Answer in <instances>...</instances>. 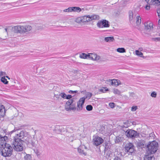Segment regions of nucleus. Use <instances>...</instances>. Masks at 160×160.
<instances>
[{
  "mask_svg": "<svg viewBox=\"0 0 160 160\" xmlns=\"http://www.w3.org/2000/svg\"><path fill=\"white\" fill-rule=\"evenodd\" d=\"M113 92L115 94H117L120 95L121 93V92L118 89H114L113 91Z\"/></svg>",
  "mask_w": 160,
  "mask_h": 160,
  "instance_id": "58836bf2",
  "label": "nucleus"
},
{
  "mask_svg": "<svg viewBox=\"0 0 160 160\" xmlns=\"http://www.w3.org/2000/svg\"><path fill=\"white\" fill-rule=\"evenodd\" d=\"M144 160H155V158L152 154L146 153Z\"/></svg>",
  "mask_w": 160,
  "mask_h": 160,
  "instance_id": "a211bd4d",
  "label": "nucleus"
},
{
  "mask_svg": "<svg viewBox=\"0 0 160 160\" xmlns=\"http://www.w3.org/2000/svg\"><path fill=\"white\" fill-rule=\"evenodd\" d=\"M157 12L158 14V16L160 18V9H159L157 10Z\"/></svg>",
  "mask_w": 160,
  "mask_h": 160,
  "instance_id": "052dcab7",
  "label": "nucleus"
},
{
  "mask_svg": "<svg viewBox=\"0 0 160 160\" xmlns=\"http://www.w3.org/2000/svg\"><path fill=\"white\" fill-rule=\"evenodd\" d=\"M6 74V73L4 72L1 71L0 72V76H3Z\"/></svg>",
  "mask_w": 160,
  "mask_h": 160,
  "instance_id": "864d4df0",
  "label": "nucleus"
},
{
  "mask_svg": "<svg viewBox=\"0 0 160 160\" xmlns=\"http://www.w3.org/2000/svg\"><path fill=\"white\" fill-rule=\"evenodd\" d=\"M24 33L30 31L32 28V27L29 25L23 26Z\"/></svg>",
  "mask_w": 160,
  "mask_h": 160,
  "instance_id": "4be33fe9",
  "label": "nucleus"
},
{
  "mask_svg": "<svg viewBox=\"0 0 160 160\" xmlns=\"http://www.w3.org/2000/svg\"><path fill=\"white\" fill-rule=\"evenodd\" d=\"M111 155H112V154L111 153V152H108L106 154V157L107 158L110 157H111Z\"/></svg>",
  "mask_w": 160,
  "mask_h": 160,
  "instance_id": "3c124183",
  "label": "nucleus"
},
{
  "mask_svg": "<svg viewBox=\"0 0 160 160\" xmlns=\"http://www.w3.org/2000/svg\"><path fill=\"white\" fill-rule=\"evenodd\" d=\"M145 29L147 30H150L153 28V24L152 22H148L144 24Z\"/></svg>",
  "mask_w": 160,
  "mask_h": 160,
  "instance_id": "2eb2a0df",
  "label": "nucleus"
},
{
  "mask_svg": "<svg viewBox=\"0 0 160 160\" xmlns=\"http://www.w3.org/2000/svg\"><path fill=\"white\" fill-rule=\"evenodd\" d=\"M78 92V91H72L71 90H70L68 92L70 94H74Z\"/></svg>",
  "mask_w": 160,
  "mask_h": 160,
  "instance_id": "09e8293b",
  "label": "nucleus"
},
{
  "mask_svg": "<svg viewBox=\"0 0 160 160\" xmlns=\"http://www.w3.org/2000/svg\"><path fill=\"white\" fill-rule=\"evenodd\" d=\"M144 142L143 140L139 141L137 142V146L138 147L142 148L144 146Z\"/></svg>",
  "mask_w": 160,
  "mask_h": 160,
  "instance_id": "a878e982",
  "label": "nucleus"
},
{
  "mask_svg": "<svg viewBox=\"0 0 160 160\" xmlns=\"http://www.w3.org/2000/svg\"><path fill=\"white\" fill-rule=\"evenodd\" d=\"M3 148L1 152L2 155L4 157H9L11 156L13 148L10 144L7 143L4 145Z\"/></svg>",
  "mask_w": 160,
  "mask_h": 160,
  "instance_id": "7ed1b4c3",
  "label": "nucleus"
},
{
  "mask_svg": "<svg viewBox=\"0 0 160 160\" xmlns=\"http://www.w3.org/2000/svg\"><path fill=\"white\" fill-rule=\"evenodd\" d=\"M109 23V22L108 21L103 19L99 21L97 23V25L98 27L100 28H108L110 26Z\"/></svg>",
  "mask_w": 160,
  "mask_h": 160,
  "instance_id": "423d86ee",
  "label": "nucleus"
},
{
  "mask_svg": "<svg viewBox=\"0 0 160 160\" xmlns=\"http://www.w3.org/2000/svg\"><path fill=\"white\" fill-rule=\"evenodd\" d=\"M114 40L113 37H105L104 38V40L106 42H112Z\"/></svg>",
  "mask_w": 160,
  "mask_h": 160,
  "instance_id": "393cba45",
  "label": "nucleus"
},
{
  "mask_svg": "<svg viewBox=\"0 0 160 160\" xmlns=\"http://www.w3.org/2000/svg\"><path fill=\"white\" fill-rule=\"evenodd\" d=\"M152 39L153 41H157V39L156 38H152Z\"/></svg>",
  "mask_w": 160,
  "mask_h": 160,
  "instance_id": "774afa93",
  "label": "nucleus"
},
{
  "mask_svg": "<svg viewBox=\"0 0 160 160\" xmlns=\"http://www.w3.org/2000/svg\"><path fill=\"white\" fill-rule=\"evenodd\" d=\"M72 97V96L71 95H66V99H69L71 98Z\"/></svg>",
  "mask_w": 160,
  "mask_h": 160,
  "instance_id": "603ef678",
  "label": "nucleus"
},
{
  "mask_svg": "<svg viewBox=\"0 0 160 160\" xmlns=\"http://www.w3.org/2000/svg\"><path fill=\"white\" fill-rule=\"evenodd\" d=\"M82 17L77 18L75 20V22L77 23H79L81 22H83Z\"/></svg>",
  "mask_w": 160,
  "mask_h": 160,
  "instance_id": "c9c22d12",
  "label": "nucleus"
},
{
  "mask_svg": "<svg viewBox=\"0 0 160 160\" xmlns=\"http://www.w3.org/2000/svg\"><path fill=\"white\" fill-rule=\"evenodd\" d=\"M77 137L73 133H71L67 136L66 138L69 142H72L74 140L76 139Z\"/></svg>",
  "mask_w": 160,
  "mask_h": 160,
  "instance_id": "dca6fc26",
  "label": "nucleus"
},
{
  "mask_svg": "<svg viewBox=\"0 0 160 160\" xmlns=\"http://www.w3.org/2000/svg\"><path fill=\"white\" fill-rule=\"evenodd\" d=\"M119 80L116 79H113L111 82L112 85L113 86H117L120 84Z\"/></svg>",
  "mask_w": 160,
  "mask_h": 160,
  "instance_id": "aec40b11",
  "label": "nucleus"
},
{
  "mask_svg": "<svg viewBox=\"0 0 160 160\" xmlns=\"http://www.w3.org/2000/svg\"><path fill=\"white\" fill-rule=\"evenodd\" d=\"M88 54H87L85 53H82L80 55V58H81L85 59L88 58Z\"/></svg>",
  "mask_w": 160,
  "mask_h": 160,
  "instance_id": "473e14b6",
  "label": "nucleus"
},
{
  "mask_svg": "<svg viewBox=\"0 0 160 160\" xmlns=\"http://www.w3.org/2000/svg\"><path fill=\"white\" fill-rule=\"evenodd\" d=\"M62 128H59L57 132L58 133H59L61 132Z\"/></svg>",
  "mask_w": 160,
  "mask_h": 160,
  "instance_id": "338daca9",
  "label": "nucleus"
},
{
  "mask_svg": "<svg viewBox=\"0 0 160 160\" xmlns=\"http://www.w3.org/2000/svg\"><path fill=\"white\" fill-rule=\"evenodd\" d=\"M160 28V19L158 20V26H157V29H159Z\"/></svg>",
  "mask_w": 160,
  "mask_h": 160,
  "instance_id": "6e6d98bb",
  "label": "nucleus"
},
{
  "mask_svg": "<svg viewBox=\"0 0 160 160\" xmlns=\"http://www.w3.org/2000/svg\"><path fill=\"white\" fill-rule=\"evenodd\" d=\"M125 134L128 138L134 139L139 137V133L136 131L128 129L126 131Z\"/></svg>",
  "mask_w": 160,
  "mask_h": 160,
  "instance_id": "39448f33",
  "label": "nucleus"
},
{
  "mask_svg": "<svg viewBox=\"0 0 160 160\" xmlns=\"http://www.w3.org/2000/svg\"><path fill=\"white\" fill-rule=\"evenodd\" d=\"M72 7H69V8L65 9L63 10V12H72Z\"/></svg>",
  "mask_w": 160,
  "mask_h": 160,
  "instance_id": "ea45409f",
  "label": "nucleus"
},
{
  "mask_svg": "<svg viewBox=\"0 0 160 160\" xmlns=\"http://www.w3.org/2000/svg\"><path fill=\"white\" fill-rule=\"evenodd\" d=\"M111 144L109 142H106L105 143V150H108L110 148Z\"/></svg>",
  "mask_w": 160,
  "mask_h": 160,
  "instance_id": "2f4dec72",
  "label": "nucleus"
},
{
  "mask_svg": "<svg viewBox=\"0 0 160 160\" xmlns=\"http://www.w3.org/2000/svg\"><path fill=\"white\" fill-rule=\"evenodd\" d=\"M75 99L74 98H71V99H69L68 100L72 104H74L75 105V104L74 103V100Z\"/></svg>",
  "mask_w": 160,
  "mask_h": 160,
  "instance_id": "8fccbe9b",
  "label": "nucleus"
},
{
  "mask_svg": "<svg viewBox=\"0 0 160 160\" xmlns=\"http://www.w3.org/2000/svg\"><path fill=\"white\" fill-rule=\"evenodd\" d=\"M158 6L160 5V1L159 0H153L152 5Z\"/></svg>",
  "mask_w": 160,
  "mask_h": 160,
  "instance_id": "7c9ffc66",
  "label": "nucleus"
},
{
  "mask_svg": "<svg viewBox=\"0 0 160 160\" xmlns=\"http://www.w3.org/2000/svg\"><path fill=\"white\" fill-rule=\"evenodd\" d=\"M88 58L92 60H98L99 59L100 57L95 53H88Z\"/></svg>",
  "mask_w": 160,
  "mask_h": 160,
  "instance_id": "4468645a",
  "label": "nucleus"
},
{
  "mask_svg": "<svg viewBox=\"0 0 160 160\" xmlns=\"http://www.w3.org/2000/svg\"><path fill=\"white\" fill-rule=\"evenodd\" d=\"M158 143L155 141H153L147 145L146 153L152 154L158 149Z\"/></svg>",
  "mask_w": 160,
  "mask_h": 160,
  "instance_id": "f03ea898",
  "label": "nucleus"
},
{
  "mask_svg": "<svg viewBox=\"0 0 160 160\" xmlns=\"http://www.w3.org/2000/svg\"><path fill=\"white\" fill-rule=\"evenodd\" d=\"M117 51L119 53H124L126 52V50L123 48H118L117 49Z\"/></svg>",
  "mask_w": 160,
  "mask_h": 160,
  "instance_id": "c85d7f7f",
  "label": "nucleus"
},
{
  "mask_svg": "<svg viewBox=\"0 0 160 160\" xmlns=\"http://www.w3.org/2000/svg\"><path fill=\"white\" fill-rule=\"evenodd\" d=\"M85 102V99L83 98H81L80 99L78 102L77 109L78 111H80L82 110V106Z\"/></svg>",
  "mask_w": 160,
  "mask_h": 160,
  "instance_id": "ddd939ff",
  "label": "nucleus"
},
{
  "mask_svg": "<svg viewBox=\"0 0 160 160\" xmlns=\"http://www.w3.org/2000/svg\"><path fill=\"white\" fill-rule=\"evenodd\" d=\"M60 96H59V95H56V94H55L54 97H55L57 98H59V97Z\"/></svg>",
  "mask_w": 160,
  "mask_h": 160,
  "instance_id": "69168bd1",
  "label": "nucleus"
},
{
  "mask_svg": "<svg viewBox=\"0 0 160 160\" xmlns=\"http://www.w3.org/2000/svg\"><path fill=\"white\" fill-rule=\"evenodd\" d=\"M14 32L16 33H24V28L23 25H17L13 27Z\"/></svg>",
  "mask_w": 160,
  "mask_h": 160,
  "instance_id": "f8f14e48",
  "label": "nucleus"
},
{
  "mask_svg": "<svg viewBox=\"0 0 160 160\" xmlns=\"http://www.w3.org/2000/svg\"><path fill=\"white\" fill-rule=\"evenodd\" d=\"M81 147H82V148L83 149H87V148L84 145H81L80 146Z\"/></svg>",
  "mask_w": 160,
  "mask_h": 160,
  "instance_id": "0e129e2a",
  "label": "nucleus"
},
{
  "mask_svg": "<svg viewBox=\"0 0 160 160\" xmlns=\"http://www.w3.org/2000/svg\"><path fill=\"white\" fill-rule=\"evenodd\" d=\"M23 140L14 139L12 143V147L14 150L17 152H21L23 149Z\"/></svg>",
  "mask_w": 160,
  "mask_h": 160,
  "instance_id": "f257e3e1",
  "label": "nucleus"
},
{
  "mask_svg": "<svg viewBox=\"0 0 160 160\" xmlns=\"http://www.w3.org/2000/svg\"><path fill=\"white\" fill-rule=\"evenodd\" d=\"M154 134L153 132H152L149 134V137H150L154 138Z\"/></svg>",
  "mask_w": 160,
  "mask_h": 160,
  "instance_id": "4d7b16f0",
  "label": "nucleus"
},
{
  "mask_svg": "<svg viewBox=\"0 0 160 160\" xmlns=\"http://www.w3.org/2000/svg\"><path fill=\"white\" fill-rule=\"evenodd\" d=\"M109 106L111 108H113L115 107V103L113 102H110L109 103Z\"/></svg>",
  "mask_w": 160,
  "mask_h": 160,
  "instance_id": "de8ad7c7",
  "label": "nucleus"
},
{
  "mask_svg": "<svg viewBox=\"0 0 160 160\" xmlns=\"http://www.w3.org/2000/svg\"><path fill=\"white\" fill-rule=\"evenodd\" d=\"M125 150L128 153V154H132L134 151V146L133 144L130 142L126 144L125 146Z\"/></svg>",
  "mask_w": 160,
  "mask_h": 160,
  "instance_id": "0eeeda50",
  "label": "nucleus"
},
{
  "mask_svg": "<svg viewBox=\"0 0 160 160\" xmlns=\"http://www.w3.org/2000/svg\"><path fill=\"white\" fill-rule=\"evenodd\" d=\"M136 12H135V11L133 12L131 11L129 12V20L130 21H132L133 20V15L134 16H136Z\"/></svg>",
  "mask_w": 160,
  "mask_h": 160,
  "instance_id": "412c9836",
  "label": "nucleus"
},
{
  "mask_svg": "<svg viewBox=\"0 0 160 160\" xmlns=\"http://www.w3.org/2000/svg\"><path fill=\"white\" fill-rule=\"evenodd\" d=\"M72 12H79L81 11L80 8L78 7H72Z\"/></svg>",
  "mask_w": 160,
  "mask_h": 160,
  "instance_id": "bb28decb",
  "label": "nucleus"
},
{
  "mask_svg": "<svg viewBox=\"0 0 160 160\" xmlns=\"http://www.w3.org/2000/svg\"><path fill=\"white\" fill-rule=\"evenodd\" d=\"M19 129H16L15 128L12 131L9 132L10 134L12 133L13 132L16 131L17 130L18 131Z\"/></svg>",
  "mask_w": 160,
  "mask_h": 160,
  "instance_id": "bf43d9fd",
  "label": "nucleus"
},
{
  "mask_svg": "<svg viewBox=\"0 0 160 160\" xmlns=\"http://www.w3.org/2000/svg\"><path fill=\"white\" fill-rule=\"evenodd\" d=\"M92 96V93L90 92H88L87 93L85 96V97H82V98H83L85 99V100L86 98H88V99H89Z\"/></svg>",
  "mask_w": 160,
  "mask_h": 160,
  "instance_id": "72a5a7b5",
  "label": "nucleus"
},
{
  "mask_svg": "<svg viewBox=\"0 0 160 160\" xmlns=\"http://www.w3.org/2000/svg\"><path fill=\"white\" fill-rule=\"evenodd\" d=\"M25 138V141L24 142L26 144L28 147L31 148L36 147L37 142L35 138L30 136H28V137Z\"/></svg>",
  "mask_w": 160,
  "mask_h": 160,
  "instance_id": "20e7f679",
  "label": "nucleus"
},
{
  "mask_svg": "<svg viewBox=\"0 0 160 160\" xmlns=\"http://www.w3.org/2000/svg\"><path fill=\"white\" fill-rule=\"evenodd\" d=\"M99 19V16L97 15H90V18L89 20L90 21L93 20H98Z\"/></svg>",
  "mask_w": 160,
  "mask_h": 160,
  "instance_id": "5701e85b",
  "label": "nucleus"
},
{
  "mask_svg": "<svg viewBox=\"0 0 160 160\" xmlns=\"http://www.w3.org/2000/svg\"><path fill=\"white\" fill-rule=\"evenodd\" d=\"M8 137L6 136H2L0 134V148H2L7 143Z\"/></svg>",
  "mask_w": 160,
  "mask_h": 160,
  "instance_id": "1a4fd4ad",
  "label": "nucleus"
},
{
  "mask_svg": "<svg viewBox=\"0 0 160 160\" xmlns=\"http://www.w3.org/2000/svg\"><path fill=\"white\" fill-rule=\"evenodd\" d=\"M24 159L25 160H32V157L30 154H26L24 157Z\"/></svg>",
  "mask_w": 160,
  "mask_h": 160,
  "instance_id": "f704fd0d",
  "label": "nucleus"
},
{
  "mask_svg": "<svg viewBox=\"0 0 160 160\" xmlns=\"http://www.w3.org/2000/svg\"><path fill=\"white\" fill-rule=\"evenodd\" d=\"M141 22V18L139 16H137L136 17V23L137 25H139Z\"/></svg>",
  "mask_w": 160,
  "mask_h": 160,
  "instance_id": "cd10ccee",
  "label": "nucleus"
},
{
  "mask_svg": "<svg viewBox=\"0 0 160 160\" xmlns=\"http://www.w3.org/2000/svg\"><path fill=\"white\" fill-rule=\"evenodd\" d=\"M113 160H121L120 158H119L118 157H115L114 159Z\"/></svg>",
  "mask_w": 160,
  "mask_h": 160,
  "instance_id": "680f3d73",
  "label": "nucleus"
},
{
  "mask_svg": "<svg viewBox=\"0 0 160 160\" xmlns=\"http://www.w3.org/2000/svg\"><path fill=\"white\" fill-rule=\"evenodd\" d=\"M1 81L4 83L6 84H7L8 83V82L7 81V79L5 78L4 76L1 78Z\"/></svg>",
  "mask_w": 160,
  "mask_h": 160,
  "instance_id": "4c0bfd02",
  "label": "nucleus"
},
{
  "mask_svg": "<svg viewBox=\"0 0 160 160\" xmlns=\"http://www.w3.org/2000/svg\"><path fill=\"white\" fill-rule=\"evenodd\" d=\"M65 108V110L67 111L76 109L75 106L74 104H72L68 100L67 102Z\"/></svg>",
  "mask_w": 160,
  "mask_h": 160,
  "instance_id": "9d476101",
  "label": "nucleus"
},
{
  "mask_svg": "<svg viewBox=\"0 0 160 160\" xmlns=\"http://www.w3.org/2000/svg\"><path fill=\"white\" fill-rule=\"evenodd\" d=\"M136 53L137 55H138L141 57H143V53H142L141 52L139 51L138 50H137L136 51Z\"/></svg>",
  "mask_w": 160,
  "mask_h": 160,
  "instance_id": "e433bc0d",
  "label": "nucleus"
},
{
  "mask_svg": "<svg viewBox=\"0 0 160 160\" xmlns=\"http://www.w3.org/2000/svg\"><path fill=\"white\" fill-rule=\"evenodd\" d=\"M138 107L137 106H133L132 107L131 110L132 112H134L138 109Z\"/></svg>",
  "mask_w": 160,
  "mask_h": 160,
  "instance_id": "37998d69",
  "label": "nucleus"
},
{
  "mask_svg": "<svg viewBox=\"0 0 160 160\" xmlns=\"http://www.w3.org/2000/svg\"><path fill=\"white\" fill-rule=\"evenodd\" d=\"M106 88H107L106 87L102 88L100 89V91L104 93L106 91H108V89L107 88L106 89Z\"/></svg>",
  "mask_w": 160,
  "mask_h": 160,
  "instance_id": "a18cd8bd",
  "label": "nucleus"
},
{
  "mask_svg": "<svg viewBox=\"0 0 160 160\" xmlns=\"http://www.w3.org/2000/svg\"><path fill=\"white\" fill-rule=\"evenodd\" d=\"M78 152L81 155L86 156L87 155L86 152L84 151L82 147H81V146H80L78 148Z\"/></svg>",
  "mask_w": 160,
  "mask_h": 160,
  "instance_id": "6ab92c4d",
  "label": "nucleus"
},
{
  "mask_svg": "<svg viewBox=\"0 0 160 160\" xmlns=\"http://www.w3.org/2000/svg\"><path fill=\"white\" fill-rule=\"evenodd\" d=\"M83 22H88L90 21L89 20L90 18V15H85L82 17Z\"/></svg>",
  "mask_w": 160,
  "mask_h": 160,
  "instance_id": "b1692460",
  "label": "nucleus"
},
{
  "mask_svg": "<svg viewBox=\"0 0 160 160\" xmlns=\"http://www.w3.org/2000/svg\"><path fill=\"white\" fill-rule=\"evenodd\" d=\"M25 137H28V136H25L24 131H21L20 132H18V133L16 134V136H15L14 138L17 139V138L18 139H20L21 140H23V141H25Z\"/></svg>",
  "mask_w": 160,
  "mask_h": 160,
  "instance_id": "9b49d317",
  "label": "nucleus"
},
{
  "mask_svg": "<svg viewBox=\"0 0 160 160\" xmlns=\"http://www.w3.org/2000/svg\"><path fill=\"white\" fill-rule=\"evenodd\" d=\"M92 107L91 105H88L87 106L86 108L87 110L90 111L92 110Z\"/></svg>",
  "mask_w": 160,
  "mask_h": 160,
  "instance_id": "a19ab883",
  "label": "nucleus"
},
{
  "mask_svg": "<svg viewBox=\"0 0 160 160\" xmlns=\"http://www.w3.org/2000/svg\"><path fill=\"white\" fill-rule=\"evenodd\" d=\"M150 5H147L145 7V8L147 10H149L150 9Z\"/></svg>",
  "mask_w": 160,
  "mask_h": 160,
  "instance_id": "13d9d810",
  "label": "nucleus"
},
{
  "mask_svg": "<svg viewBox=\"0 0 160 160\" xmlns=\"http://www.w3.org/2000/svg\"><path fill=\"white\" fill-rule=\"evenodd\" d=\"M59 96L63 99H66V94L64 92L61 93L59 94Z\"/></svg>",
  "mask_w": 160,
  "mask_h": 160,
  "instance_id": "79ce46f5",
  "label": "nucleus"
},
{
  "mask_svg": "<svg viewBox=\"0 0 160 160\" xmlns=\"http://www.w3.org/2000/svg\"><path fill=\"white\" fill-rule=\"evenodd\" d=\"M153 1V0H145L147 4L149 5H152Z\"/></svg>",
  "mask_w": 160,
  "mask_h": 160,
  "instance_id": "c03bdc74",
  "label": "nucleus"
},
{
  "mask_svg": "<svg viewBox=\"0 0 160 160\" xmlns=\"http://www.w3.org/2000/svg\"><path fill=\"white\" fill-rule=\"evenodd\" d=\"M93 144L98 146L102 144L103 142V140L101 137L96 136L93 137Z\"/></svg>",
  "mask_w": 160,
  "mask_h": 160,
  "instance_id": "6e6552de",
  "label": "nucleus"
},
{
  "mask_svg": "<svg viewBox=\"0 0 160 160\" xmlns=\"http://www.w3.org/2000/svg\"><path fill=\"white\" fill-rule=\"evenodd\" d=\"M122 140V137H116L115 139V143H118L121 142Z\"/></svg>",
  "mask_w": 160,
  "mask_h": 160,
  "instance_id": "c756f323",
  "label": "nucleus"
},
{
  "mask_svg": "<svg viewBox=\"0 0 160 160\" xmlns=\"http://www.w3.org/2000/svg\"><path fill=\"white\" fill-rule=\"evenodd\" d=\"M157 93L155 92H152L151 96L153 98H156L157 97Z\"/></svg>",
  "mask_w": 160,
  "mask_h": 160,
  "instance_id": "49530a36",
  "label": "nucleus"
},
{
  "mask_svg": "<svg viewBox=\"0 0 160 160\" xmlns=\"http://www.w3.org/2000/svg\"><path fill=\"white\" fill-rule=\"evenodd\" d=\"M79 71V70H73L72 71L74 73H76L78 72Z\"/></svg>",
  "mask_w": 160,
  "mask_h": 160,
  "instance_id": "e2e57ef3",
  "label": "nucleus"
},
{
  "mask_svg": "<svg viewBox=\"0 0 160 160\" xmlns=\"http://www.w3.org/2000/svg\"><path fill=\"white\" fill-rule=\"evenodd\" d=\"M4 106L0 104V117H3L5 114Z\"/></svg>",
  "mask_w": 160,
  "mask_h": 160,
  "instance_id": "f3484780",
  "label": "nucleus"
},
{
  "mask_svg": "<svg viewBox=\"0 0 160 160\" xmlns=\"http://www.w3.org/2000/svg\"><path fill=\"white\" fill-rule=\"evenodd\" d=\"M112 81V80L109 79L107 80V83L110 85H112L111 82Z\"/></svg>",
  "mask_w": 160,
  "mask_h": 160,
  "instance_id": "5fc2aeb1",
  "label": "nucleus"
}]
</instances>
